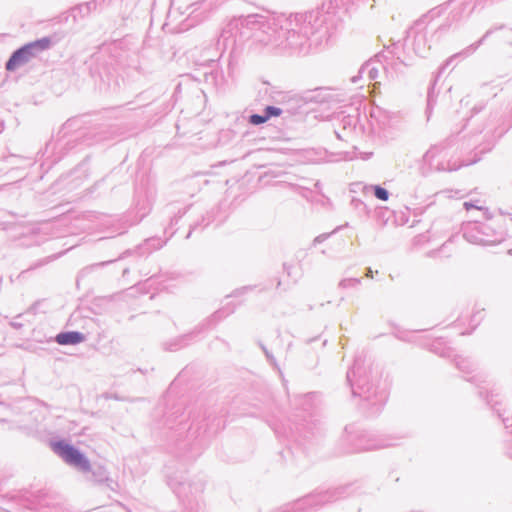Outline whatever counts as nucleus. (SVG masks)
I'll return each instance as SVG.
<instances>
[{"label": "nucleus", "instance_id": "obj_3", "mask_svg": "<svg viewBox=\"0 0 512 512\" xmlns=\"http://www.w3.org/2000/svg\"><path fill=\"white\" fill-rule=\"evenodd\" d=\"M85 340V336L76 331L59 333L56 336V342L60 345H75Z\"/></svg>", "mask_w": 512, "mask_h": 512}, {"label": "nucleus", "instance_id": "obj_4", "mask_svg": "<svg viewBox=\"0 0 512 512\" xmlns=\"http://www.w3.org/2000/svg\"><path fill=\"white\" fill-rule=\"evenodd\" d=\"M265 112H266V117H268V119L270 117H277V116H280L282 111L280 108H277V107H273V106H268L266 107L265 109Z\"/></svg>", "mask_w": 512, "mask_h": 512}, {"label": "nucleus", "instance_id": "obj_5", "mask_svg": "<svg viewBox=\"0 0 512 512\" xmlns=\"http://www.w3.org/2000/svg\"><path fill=\"white\" fill-rule=\"evenodd\" d=\"M267 120H268V117H266V115L261 116L258 114H254V115L250 116V123L253 125H259V124L265 123Z\"/></svg>", "mask_w": 512, "mask_h": 512}, {"label": "nucleus", "instance_id": "obj_2", "mask_svg": "<svg viewBox=\"0 0 512 512\" xmlns=\"http://www.w3.org/2000/svg\"><path fill=\"white\" fill-rule=\"evenodd\" d=\"M52 448L67 464L84 471L90 469L88 460L73 446L64 442H57L52 445Z\"/></svg>", "mask_w": 512, "mask_h": 512}, {"label": "nucleus", "instance_id": "obj_1", "mask_svg": "<svg viewBox=\"0 0 512 512\" xmlns=\"http://www.w3.org/2000/svg\"><path fill=\"white\" fill-rule=\"evenodd\" d=\"M50 43L49 38H43L23 46L10 57L6 63V69L8 71H13L23 66L35 57L34 51L45 50L50 46Z\"/></svg>", "mask_w": 512, "mask_h": 512}, {"label": "nucleus", "instance_id": "obj_7", "mask_svg": "<svg viewBox=\"0 0 512 512\" xmlns=\"http://www.w3.org/2000/svg\"><path fill=\"white\" fill-rule=\"evenodd\" d=\"M464 207L466 208V210H470L471 208L481 209V207H479V206H474V205H472V204H471V203H469V202H465V203H464Z\"/></svg>", "mask_w": 512, "mask_h": 512}, {"label": "nucleus", "instance_id": "obj_6", "mask_svg": "<svg viewBox=\"0 0 512 512\" xmlns=\"http://www.w3.org/2000/svg\"><path fill=\"white\" fill-rule=\"evenodd\" d=\"M375 196L378 199L385 201L388 199V192L384 188L376 187L375 188Z\"/></svg>", "mask_w": 512, "mask_h": 512}]
</instances>
